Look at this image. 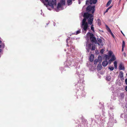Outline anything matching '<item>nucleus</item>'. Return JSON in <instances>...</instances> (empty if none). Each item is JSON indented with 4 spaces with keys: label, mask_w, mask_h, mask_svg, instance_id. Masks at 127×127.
Segmentation results:
<instances>
[{
    "label": "nucleus",
    "mask_w": 127,
    "mask_h": 127,
    "mask_svg": "<svg viewBox=\"0 0 127 127\" xmlns=\"http://www.w3.org/2000/svg\"><path fill=\"white\" fill-rule=\"evenodd\" d=\"M66 42L67 44H66V45L67 46H68V40H67V39L66 40Z\"/></svg>",
    "instance_id": "nucleus-40"
},
{
    "label": "nucleus",
    "mask_w": 127,
    "mask_h": 127,
    "mask_svg": "<svg viewBox=\"0 0 127 127\" xmlns=\"http://www.w3.org/2000/svg\"><path fill=\"white\" fill-rule=\"evenodd\" d=\"M125 90L127 92V86L125 88Z\"/></svg>",
    "instance_id": "nucleus-42"
},
{
    "label": "nucleus",
    "mask_w": 127,
    "mask_h": 127,
    "mask_svg": "<svg viewBox=\"0 0 127 127\" xmlns=\"http://www.w3.org/2000/svg\"><path fill=\"white\" fill-rule=\"evenodd\" d=\"M95 6H92L89 5L86 8V11L88 12H91L92 13H93L95 11Z\"/></svg>",
    "instance_id": "nucleus-7"
},
{
    "label": "nucleus",
    "mask_w": 127,
    "mask_h": 127,
    "mask_svg": "<svg viewBox=\"0 0 127 127\" xmlns=\"http://www.w3.org/2000/svg\"><path fill=\"white\" fill-rule=\"evenodd\" d=\"M98 61L97 59L95 60L94 61V64L96 65L97 64Z\"/></svg>",
    "instance_id": "nucleus-30"
},
{
    "label": "nucleus",
    "mask_w": 127,
    "mask_h": 127,
    "mask_svg": "<svg viewBox=\"0 0 127 127\" xmlns=\"http://www.w3.org/2000/svg\"><path fill=\"white\" fill-rule=\"evenodd\" d=\"M63 8H62V9H61V10H63Z\"/></svg>",
    "instance_id": "nucleus-62"
},
{
    "label": "nucleus",
    "mask_w": 127,
    "mask_h": 127,
    "mask_svg": "<svg viewBox=\"0 0 127 127\" xmlns=\"http://www.w3.org/2000/svg\"><path fill=\"white\" fill-rule=\"evenodd\" d=\"M60 2L62 5H65V0H61Z\"/></svg>",
    "instance_id": "nucleus-25"
},
{
    "label": "nucleus",
    "mask_w": 127,
    "mask_h": 127,
    "mask_svg": "<svg viewBox=\"0 0 127 127\" xmlns=\"http://www.w3.org/2000/svg\"><path fill=\"white\" fill-rule=\"evenodd\" d=\"M112 0H109V1L107 2V5H106V6H108L111 3V2H112Z\"/></svg>",
    "instance_id": "nucleus-26"
},
{
    "label": "nucleus",
    "mask_w": 127,
    "mask_h": 127,
    "mask_svg": "<svg viewBox=\"0 0 127 127\" xmlns=\"http://www.w3.org/2000/svg\"><path fill=\"white\" fill-rule=\"evenodd\" d=\"M74 48L75 47L73 45L71 44V47L69 49H68L69 51L71 52H72L74 51Z\"/></svg>",
    "instance_id": "nucleus-12"
},
{
    "label": "nucleus",
    "mask_w": 127,
    "mask_h": 127,
    "mask_svg": "<svg viewBox=\"0 0 127 127\" xmlns=\"http://www.w3.org/2000/svg\"><path fill=\"white\" fill-rule=\"evenodd\" d=\"M46 5H47V6H46V7H47L48 8V9L49 10H51V9H50V8H48V6H47V5H48V4H46Z\"/></svg>",
    "instance_id": "nucleus-43"
},
{
    "label": "nucleus",
    "mask_w": 127,
    "mask_h": 127,
    "mask_svg": "<svg viewBox=\"0 0 127 127\" xmlns=\"http://www.w3.org/2000/svg\"><path fill=\"white\" fill-rule=\"evenodd\" d=\"M90 14L88 12L85 13L84 14L83 17L84 18L82 20V24L81 25V27L82 32L85 33H86L87 31L90 28L89 26L88 25V22H86V20H88V19L90 17Z\"/></svg>",
    "instance_id": "nucleus-1"
},
{
    "label": "nucleus",
    "mask_w": 127,
    "mask_h": 127,
    "mask_svg": "<svg viewBox=\"0 0 127 127\" xmlns=\"http://www.w3.org/2000/svg\"><path fill=\"white\" fill-rule=\"evenodd\" d=\"M119 76L120 78H123V79H124L123 73L122 71H121L120 72Z\"/></svg>",
    "instance_id": "nucleus-17"
},
{
    "label": "nucleus",
    "mask_w": 127,
    "mask_h": 127,
    "mask_svg": "<svg viewBox=\"0 0 127 127\" xmlns=\"http://www.w3.org/2000/svg\"><path fill=\"white\" fill-rule=\"evenodd\" d=\"M124 47H122V51H124Z\"/></svg>",
    "instance_id": "nucleus-44"
},
{
    "label": "nucleus",
    "mask_w": 127,
    "mask_h": 127,
    "mask_svg": "<svg viewBox=\"0 0 127 127\" xmlns=\"http://www.w3.org/2000/svg\"><path fill=\"white\" fill-rule=\"evenodd\" d=\"M108 64V62L107 61H103L102 63V66L104 67L106 66Z\"/></svg>",
    "instance_id": "nucleus-13"
},
{
    "label": "nucleus",
    "mask_w": 127,
    "mask_h": 127,
    "mask_svg": "<svg viewBox=\"0 0 127 127\" xmlns=\"http://www.w3.org/2000/svg\"><path fill=\"white\" fill-rule=\"evenodd\" d=\"M87 120H85V122L87 123V122H87Z\"/></svg>",
    "instance_id": "nucleus-52"
},
{
    "label": "nucleus",
    "mask_w": 127,
    "mask_h": 127,
    "mask_svg": "<svg viewBox=\"0 0 127 127\" xmlns=\"http://www.w3.org/2000/svg\"><path fill=\"white\" fill-rule=\"evenodd\" d=\"M122 115H121V117H122Z\"/></svg>",
    "instance_id": "nucleus-58"
},
{
    "label": "nucleus",
    "mask_w": 127,
    "mask_h": 127,
    "mask_svg": "<svg viewBox=\"0 0 127 127\" xmlns=\"http://www.w3.org/2000/svg\"><path fill=\"white\" fill-rule=\"evenodd\" d=\"M55 23H54V26H55Z\"/></svg>",
    "instance_id": "nucleus-53"
},
{
    "label": "nucleus",
    "mask_w": 127,
    "mask_h": 127,
    "mask_svg": "<svg viewBox=\"0 0 127 127\" xmlns=\"http://www.w3.org/2000/svg\"><path fill=\"white\" fill-rule=\"evenodd\" d=\"M123 54L125 56L126 55V54L125 53H124Z\"/></svg>",
    "instance_id": "nucleus-50"
},
{
    "label": "nucleus",
    "mask_w": 127,
    "mask_h": 127,
    "mask_svg": "<svg viewBox=\"0 0 127 127\" xmlns=\"http://www.w3.org/2000/svg\"><path fill=\"white\" fill-rule=\"evenodd\" d=\"M80 2H79V4H80Z\"/></svg>",
    "instance_id": "nucleus-57"
},
{
    "label": "nucleus",
    "mask_w": 127,
    "mask_h": 127,
    "mask_svg": "<svg viewBox=\"0 0 127 127\" xmlns=\"http://www.w3.org/2000/svg\"><path fill=\"white\" fill-rule=\"evenodd\" d=\"M97 22L98 25L100 26L101 24L100 20L99 19H98L97 20Z\"/></svg>",
    "instance_id": "nucleus-28"
},
{
    "label": "nucleus",
    "mask_w": 127,
    "mask_h": 127,
    "mask_svg": "<svg viewBox=\"0 0 127 127\" xmlns=\"http://www.w3.org/2000/svg\"><path fill=\"white\" fill-rule=\"evenodd\" d=\"M108 69L110 70L111 71L113 70L114 69V68L113 67L110 66L108 67Z\"/></svg>",
    "instance_id": "nucleus-29"
},
{
    "label": "nucleus",
    "mask_w": 127,
    "mask_h": 127,
    "mask_svg": "<svg viewBox=\"0 0 127 127\" xmlns=\"http://www.w3.org/2000/svg\"><path fill=\"white\" fill-rule=\"evenodd\" d=\"M122 79H123V80H124V79H123V78H122L121 80H122Z\"/></svg>",
    "instance_id": "nucleus-54"
},
{
    "label": "nucleus",
    "mask_w": 127,
    "mask_h": 127,
    "mask_svg": "<svg viewBox=\"0 0 127 127\" xmlns=\"http://www.w3.org/2000/svg\"><path fill=\"white\" fill-rule=\"evenodd\" d=\"M125 83L126 85H127V78L125 80Z\"/></svg>",
    "instance_id": "nucleus-39"
},
{
    "label": "nucleus",
    "mask_w": 127,
    "mask_h": 127,
    "mask_svg": "<svg viewBox=\"0 0 127 127\" xmlns=\"http://www.w3.org/2000/svg\"><path fill=\"white\" fill-rule=\"evenodd\" d=\"M87 36H90V41L92 42L95 43V44L97 43V42L96 38L93 33L90 32H88L87 33Z\"/></svg>",
    "instance_id": "nucleus-5"
},
{
    "label": "nucleus",
    "mask_w": 127,
    "mask_h": 127,
    "mask_svg": "<svg viewBox=\"0 0 127 127\" xmlns=\"http://www.w3.org/2000/svg\"><path fill=\"white\" fill-rule=\"evenodd\" d=\"M106 80L108 81H109L111 80V76L109 75H107L106 76Z\"/></svg>",
    "instance_id": "nucleus-16"
},
{
    "label": "nucleus",
    "mask_w": 127,
    "mask_h": 127,
    "mask_svg": "<svg viewBox=\"0 0 127 127\" xmlns=\"http://www.w3.org/2000/svg\"><path fill=\"white\" fill-rule=\"evenodd\" d=\"M1 47V45L0 44V48Z\"/></svg>",
    "instance_id": "nucleus-55"
},
{
    "label": "nucleus",
    "mask_w": 127,
    "mask_h": 127,
    "mask_svg": "<svg viewBox=\"0 0 127 127\" xmlns=\"http://www.w3.org/2000/svg\"><path fill=\"white\" fill-rule=\"evenodd\" d=\"M113 109L114 108L113 107H110V110H113Z\"/></svg>",
    "instance_id": "nucleus-45"
},
{
    "label": "nucleus",
    "mask_w": 127,
    "mask_h": 127,
    "mask_svg": "<svg viewBox=\"0 0 127 127\" xmlns=\"http://www.w3.org/2000/svg\"><path fill=\"white\" fill-rule=\"evenodd\" d=\"M75 60H73V59L71 58L69 60L67 59L66 61L64 63L65 66L66 67H69V66H76L77 64L78 63L75 62Z\"/></svg>",
    "instance_id": "nucleus-3"
},
{
    "label": "nucleus",
    "mask_w": 127,
    "mask_h": 127,
    "mask_svg": "<svg viewBox=\"0 0 127 127\" xmlns=\"http://www.w3.org/2000/svg\"><path fill=\"white\" fill-rule=\"evenodd\" d=\"M119 68L120 70H124L125 69L124 65L122 63H121L120 64Z\"/></svg>",
    "instance_id": "nucleus-10"
},
{
    "label": "nucleus",
    "mask_w": 127,
    "mask_h": 127,
    "mask_svg": "<svg viewBox=\"0 0 127 127\" xmlns=\"http://www.w3.org/2000/svg\"><path fill=\"white\" fill-rule=\"evenodd\" d=\"M42 11V10H41V11ZM41 12H42V11H41Z\"/></svg>",
    "instance_id": "nucleus-63"
},
{
    "label": "nucleus",
    "mask_w": 127,
    "mask_h": 127,
    "mask_svg": "<svg viewBox=\"0 0 127 127\" xmlns=\"http://www.w3.org/2000/svg\"><path fill=\"white\" fill-rule=\"evenodd\" d=\"M81 30V29H80L79 30L77 31L76 32V34H77L80 33V32Z\"/></svg>",
    "instance_id": "nucleus-35"
},
{
    "label": "nucleus",
    "mask_w": 127,
    "mask_h": 127,
    "mask_svg": "<svg viewBox=\"0 0 127 127\" xmlns=\"http://www.w3.org/2000/svg\"><path fill=\"white\" fill-rule=\"evenodd\" d=\"M1 47L2 48H4L5 47V45L3 43H2L1 44Z\"/></svg>",
    "instance_id": "nucleus-32"
},
{
    "label": "nucleus",
    "mask_w": 127,
    "mask_h": 127,
    "mask_svg": "<svg viewBox=\"0 0 127 127\" xmlns=\"http://www.w3.org/2000/svg\"><path fill=\"white\" fill-rule=\"evenodd\" d=\"M70 39V37H68V38L66 39L67 40H69Z\"/></svg>",
    "instance_id": "nucleus-47"
},
{
    "label": "nucleus",
    "mask_w": 127,
    "mask_h": 127,
    "mask_svg": "<svg viewBox=\"0 0 127 127\" xmlns=\"http://www.w3.org/2000/svg\"><path fill=\"white\" fill-rule=\"evenodd\" d=\"M2 51V50L1 49H0V52H1Z\"/></svg>",
    "instance_id": "nucleus-49"
},
{
    "label": "nucleus",
    "mask_w": 127,
    "mask_h": 127,
    "mask_svg": "<svg viewBox=\"0 0 127 127\" xmlns=\"http://www.w3.org/2000/svg\"><path fill=\"white\" fill-rule=\"evenodd\" d=\"M2 42L1 41H0V44H1L2 43Z\"/></svg>",
    "instance_id": "nucleus-48"
},
{
    "label": "nucleus",
    "mask_w": 127,
    "mask_h": 127,
    "mask_svg": "<svg viewBox=\"0 0 127 127\" xmlns=\"http://www.w3.org/2000/svg\"><path fill=\"white\" fill-rule=\"evenodd\" d=\"M122 115H121V117H122Z\"/></svg>",
    "instance_id": "nucleus-59"
},
{
    "label": "nucleus",
    "mask_w": 127,
    "mask_h": 127,
    "mask_svg": "<svg viewBox=\"0 0 127 127\" xmlns=\"http://www.w3.org/2000/svg\"><path fill=\"white\" fill-rule=\"evenodd\" d=\"M68 5H69L72 4V0H67Z\"/></svg>",
    "instance_id": "nucleus-21"
},
{
    "label": "nucleus",
    "mask_w": 127,
    "mask_h": 127,
    "mask_svg": "<svg viewBox=\"0 0 127 127\" xmlns=\"http://www.w3.org/2000/svg\"><path fill=\"white\" fill-rule=\"evenodd\" d=\"M112 7V6H110L106 10L105 12V13L107 12Z\"/></svg>",
    "instance_id": "nucleus-33"
},
{
    "label": "nucleus",
    "mask_w": 127,
    "mask_h": 127,
    "mask_svg": "<svg viewBox=\"0 0 127 127\" xmlns=\"http://www.w3.org/2000/svg\"><path fill=\"white\" fill-rule=\"evenodd\" d=\"M112 61L111 60V59H110L109 60V61H108V62H109V64H110L111 63V62Z\"/></svg>",
    "instance_id": "nucleus-37"
},
{
    "label": "nucleus",
    "mask_w": 127,
    "mask_h": 127,
    "mask_svg": "<svg viewBox=\"0 0 127 127\" xmlns=\"http://www.w3.org/2000/svg\"><path fill=\"white\" fill-rule=\"evenodd\" d=\"M89 2V1L88 0H87L86 1V4H88Z\"/></svg>",
    "instance_id": "nucleus-38"
},
{
    "label": "nucleus",
    "mask_w": 127,
    "mask_h": 127,
    "mask_svg": "<svg viewBox=\"0 0 127 127\" xmlns=\"http://www.w3.org/2000/svg\"><path fill=\"white\" fill-rule=\"evenodd\" d=\"M92 44H88L87 43L86 44V48L87 50V52L89 53L90 52V50H91Z\"/></svg>",
    "instance_id": "nucleus-9"
},
{
    "label": "nucleus",
    "mask_w": 127,
    "mask_h": 127,
    "mask_svg": "<svg viewBox=\"0 0 127 127\" xmlns=\"http://www.w3.org/2000/svg\"><path fill=\"white\" fill-rule=\"evenodd\" d=\"M61 7V4L60 3H59L58 4L57 8L58 9H59Z\"/></svg>",
    "instance_id": "nucleus-24"
},
{
    "label": "nucleus",
    "mask_w": 127,
    "mask_h": 127,
    "mask_svg": "<svg viewBox=\"0 0 127 127\" xmlns=\"http://www.w3.org/2000/svg\"><path fill=\"white\" fill-rule=\"evenodd\" d=\"M95 46H92V47L91 48V50H95Z\"/></svg>",
    "instance_id": "nucleus-31"
},
{
    "label": "nucleus",
    "mask_w": 127,
    "mask_h": 127,
    "mask_svg": "<svg viewBox=\"0 0 127 127\" xmlns=\"http://www.w3.org/2000/svg\"><path fill=\"white\" fill-rule=\"evenodd\" d=\"M90 16V17L88 19L87 22H88V24L91 25V30L93 32H94L95 31L94 27V25L92 24L93 21V15L91 14Z\"/></svg>",
    "instance_id": "nucleus-4"
},
{
    "label": "nucleus",
    "mask_w": 127,
    "mask_h": 127,
    "mask_svg": "<svg viewBox=\"0 0 127 127\" xmlns=\"http://www.w3.org/2000/svg\"><path fill=\"white\" fill-rule=\"evenodd\" d=\"M104 52V49H102L100 51V53L101 54H103Z\"/></svg>",
    "instance_id": "nucleus-36"
},
{
    "label": "nucleus",
    "mask_w": 127,
    "mask_h": 127,
    "mask_svg": "<svg viewBox=\"0 0 127 127\" xmlns=\"http://www.w3.org/2000/svg\"><path fill=\"white\" fill-rule=\"evenodd\" d=\"M76 73H77V74H78V75L79 76V77H80V76H79V75H80L79 74V73L77 71L76 72Z\"/></svg>",
    "instance_id": "nucleus-41"
},
{
    "label": "nucleus",
    "mask_w": 127,
    "mask_h": 127,
    "mask_svg": "<svg viewBox=\"0 0 127 127\" xmlns=\"http://www.w3.org/2000/svg\"><path fill=\"white\" fill-rule=\"evenodd\" d=\"M97 2V0H90V4L93 3L94 4H95Z\"/></svg>",
    "instance_id": "nucleus-15"
},
{
    "label": "nucleus",
    "mask_w": 127,
    "mask_h": 127,
    "mask_svg": "<svg viewBox=\"0 0 127 127\" xmlns=\"http://www.w3.org/2000/svg\"><path fill=\"white\" fill-rule=\"evenodd\" d=\"M81 126L80 125H78V127H80Z\"/></svg>",
    "instance_id": "nucleus-51"
},
{
    "label": "nucleus",
    "mask_w": 127,
    "mask_h": 127,
    "mask_svg": "<svg viewBox=\"0 0 127 127\" xmlns=\"http://www.w3.org/2000/svg\"><path fill=\"white\" fill-rule=\"evenodd\" d=\"M106 29L107 30V31L110 33L112 36L113 37H114V35L113 33L112 32H111V30L110 29V28L108 27L107 25H106Z\"/></svg>",
    "instance_id": "nucleus-11"
},
{
    "label": "nucleus",
    "mask_w": 127,
    "mask_h": 127,
    "mask_svg": "<svg viewBox=\"0 0 127 127\" xmlns=\"http://www.w3.org/2000/svg\"><path fill=\"white\" fill-rule=\"evenodd\" d=\"M117 61H115L114 62V66L115 67V69H117Z\"/></svg>",
    "instance_id": "nucleus-23"
},
{
    "label": "nucleus",
    "mask_w": 127,
    "mask_h": 127,
    "mask_svg": "<svg viewBox=\"0 0 127 127\" xmlns=\"http://www.w3.org/2000/svg\"><path fill=\"white\" fill-rule=\"evenodd\" d=\"M94 55L93 54H91L90 57V61L91 62H92L94 60Z\"/></svg>",
    "instance_id": "nucleus-14"
},
{
    "label": "nucleus",
    "mask_w": 127,
    "mask_h": 127,
    "mask_svg": "<svg viewBox=\"0 0 127 127\" xmlns=\"http://www.w3.org/2000/svg\"><path fill=\"white\" fill-rule=\"evenodd\" d=\"M98 62L99 63H101L102 61V58L101 56H99L98 58V60H97Z\"/></svg>",
    "instance_id": "nucleus-20"
},
{
    "label": "nucleus",
    "mask_w": 127,
    "mask_h": 127,
    "mask_svg": "<svg viewBox=\"0 0 127 127\" xmlns=\"http://www.w3.org/2000/svg\"><path fill=\"white\" fill-rule=\"evenodd\" d=\"M111 60L112 61H113L115 60L116 59V58L115 57V55L114 54H113L112 55V56H111Z\"/></svg>",
    "instance_id": "nucleus-19"
},
{
    "label": "nucleus",
    "mask_w": 127,
    "mask_h": 127,
    "mask_svg": "<svg viewBox=\"0 0 127 127\" xmlns=\"http://www.w3.org/2000/svg\"><path fill=\"white\" fill-rule=\"evenodd\" d=\"M97 69L99 70L102 68V65L101 64H99L97 66Z\"/></svg>",
    "instance_id": "nucleus-18"
},
{
    "label": "nucleus",
    "mask_w": 127,
    "mask_h": 127,
    "mask_svg": "<svg viewBox=\"0 0 127 127\" xmlns=\"http://www.w3.org/2000/svg\"><path fill=\"white\" fill-rule=\"evenodd\" d=\"M121 32L122 33V34L123 35L125 36V35L123 33V32H122V31H121Z\"/></svg>",
    "instance_id": "nucleus-46"
},
{
    "label": "nucleus",
    "mask_w": 127,
    "mask_h": 127,
    "mask_svg": "<svg viewBox=\"0 0 127 127\" xmlns=\"http://www.w3.org/2000/svg\"><path fill=\"white\" fill-rule=\"evenodd\" d=\"M97 39L98 42L97 43V42L96 43H97L100 46H103L104 44V39L102 37H100V38H98Z\"/></svg>",
    "instance_id": "nucleus-8"
},
{
    "label": "nucleus",
    "mask_w": 127,
    "mask_h": 127,
    "mask_svg": "<svg viewBox=\"0 0 127 127\" xmlns=\"http://www.w3.org/2000/svg\"><path fill=\"white\" fill-rule=\"evenodd\" d=\"M112 52L111 51H109L108 52V55H109V56L111 57L112 55Z\"/></svg>",
    "instance_id": "nucleus-27"
},
{
    "label": "nucleus",
    "mask_w": 127,
    "mask_h": 127,
    "mask_svg": "<svg viewBox=\"0 0 127 127\" xmlns=\"http://www.w3.org/2000/svg\"><path fill=\"white\" fill-rule=\"evenodd\" d=\"M125 41H123L122 42V47H125Z\"/></svg>",
    "instance_id": "nucleus-34"
},
{
    "label": "nucleus",
    "mask_w": 127,
    "mask_h": 127,
    "mask_svg": "<svg viewBox=\"0 0 127 127\" xmlns=\"http://www.w3.org/2000/svg\"><path fill=\"white\" fill-rule=\"evenodd\" d=\"M64 51H66V50H65V49H64Z\"/></svg>",
    "instance_id": "nucleus-56"
},
{
    "label": "nucleus",
    "mask_w": 127,
    "mask_h": 127,
    "mask_svg": "<svg viewBox=\"0 0 127 127\" xmlns=\"http://www.w3.org/2000/svg\"><path fill=\"white\" fill-rule=\"evenodd\" d=\"M84 82V81L82 79H80L79 81H78L77 84L75 85V86L76 87L77 86V89L78 90H79V89H80L81 90H82L81 95L83 97L85 96V95L86 93L84 91V87H82V86H81L80 85H81V82H82V84H83Z\"/></svg>",
    "instance_id": "nucleus-2"
},
{
    "label": "nucleus",
    "mask_w": 127,
    "mask_h": 127,
    "mask_svg": "<svg viewBox=\"0 0 127 127\" xmlns=\"http://www.w3.org/2000/svg\"><path fill=\"white\" fill-rule=\"evenodd\" d=\"M56 11H59V10H58V11L56 10Z\"/></svg>",
    "instance_id": "nucleus-60"
},
{
    "label": "nucleus",
    "mask_w": 127,
    "mask_h": 127,
    "mask_svg": "<svg viewBox=\"0 0 127 127\" xmlns=\"http://www.w3.org/2000/svg\"><path fill=\"white\" fill-rule=\"evenodd\" d=\"M46 2H48V5L51 6L53 8L54 7V5H56V0H50L48 1V0H45Z\"/></svg>",
    "instance_id": "nucleus-6"
},
{
    "label": "nucleus",
    "mask_w": 127,
    "mask_h": 127,
    "mask_svg": "<svg viewBox=\"0 0 127 127\" xmlns=\"http://www.w3.org/2000/svg\"><path fill=\"white\" fill-rule=\"evenodd\" d=\"M126 76H127V73L126 74Z\"/></svg>",
    "instance_id": "nucleus-61"
},
{
    "label": "nucleus",
    "mask_w": 127,
    "mask_h": 127,
    "mask_svg": "<svg viewBox=\"0 0 127 127\" xmlns=\"http://www.w3.org/2000/svg\"><path fill=\"white\" fill-rule=\"evenodd\" d=\"M111 57L108 55H105V59L106 60H109L110 58V57Z\"/></svg>",
    "instance_id": "nucleus-22"
}]
</instances>
